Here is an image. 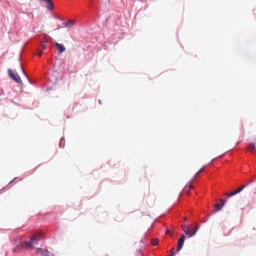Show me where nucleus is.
<instances>
[{
  "label": "nucleus",
  "mask_w": 256,
  "mask_h": 256,
  "mask_svg": "<svg viewBox=\"0 0 256 256\" xmlns=\"http://www.w3.org/2000/svg\"><path fill=\"white\" fill-rule=\"evenodd\" d=\"M42 1H44L45 3H50L51 2V0H42Z\"/></svg>",
  "instance_id": "16"
},
{
  "label": "nucleus",
  "mask_w": 256,
  "mask_h": 256,
  "mask_svg": "<svg viewBox=\"0 0 256 256\" xmlns=\"http://www.w3.org/2000/svg\"><path fill=\"white\" fill-rule=\"evenodd\" d=\"M45 43H47V41H41V43H40V47H41V49H42V51H45V49H47V46L45 45Z\"/></svg>",
  "instance_id": "13"
},
{
  "label": "nucleus",
  "mask_w": 256,
  "mask_h": 256,
  "mask_svg": "<svg viewBox=\"0 0 256 256\" xmlns=\"http://www.w3.org/2000/svg\"><path fill=\"white\" fill-rule=\"evenodd\" d=\"M245 187H247V185H242L236 191H233V192H230V193H226L225 195L227 197H233L234 195H238V193H241V191H243V189H245Z\"/></svg>",
  "instance_id": "4"
},
{
  "label": "nucleus",
  "mask_w": 256,
  "mask_h": 256,
  "mask_svg": "<svg viewBox=\"0 0 256 256\" xmlns=\"http://www.w3.org/2000/svg\"><path fill=\"white\" fill-rule=\"evenodd\" d=\"M240 143H241V142H237V144H236V145H240Z\"/></svg>",
  "instance_id": "19"
},
{
  "label": "nucleus",
  "mask_w": 256,
  "mask_h": 256,
  "mask_svg": "<svg viewBox=\"0 0 256 256\" xmlns=\"http://www.w3.org/2000/svg\"><path fill=\"white\" fill-rule=\"evenodd\" d=\"M48 11H53L55 9V5L53 4V1H50L46 5Z\"/></svg>",
  "instance_id": "11"
},
{
  "label": "nucleus",
  "mask_w": 256,
  "mask_h": 256,
  "mask_svg": "<svg viewBox=\"0 0 256 256\" xmlns=\"http://www.w3.org/2000/svg\"><path fill=\"white\" fill-rule=\"evenodd\" d=\"M185 243V235H182L178 240L177 251H181L183 249V245Z\"/></svg>",
  "instance_id": "5"
},
{
  "label": "nucleus",
  "mask_w": 256,
  "mask_h": 256,
  "mask_svg": "<svg viewBox=\"0 0 256 256\" xmlns=\"http://www.w3.org/2000/svg\"><path fill=\"white\" fill-rule=\"evenodd\" d=\"M41 240V233H36L34 234L30 241H26V242H21L16 248L13 249L14 253H19V251L23 250V249H34L33 245H37V243H39V241Z\"/></svg>",
  "instance_id": "1"
},
{
  "label": "nucleus",
  "mask_w": 256,
  "mask_h": 256,
  "mask_svg": "<svg viewBox=\"0 0 256 256\" xmlns=\"http://www.w3.org/2000/svg\"><path fill=\"white\" fill-rule=\"evenodd\" d=\"M54 45H55L57 51H58L60 54H61V53H65L66 48H65V46H64L63 44H60V43H58V42H55Z\"/></svg>",
  "instance_id": "6"
},
{
  "label": "nucleus",
  "mask_w": 256,
  "mask_h": 256,
  "mask_svg": "<svg viewBox=\"0 0 256 256\" xmlns=\"http://www.w3.org/2000/svg\"><path fill=\"white\" fill-rule=\"evenodd\" d=\"M151 243L152 245H159V239L154 238Z\"/></svg>",
  "instance_id": "14"
},
{
  "label": "nucleus",
  "mask_w": 256,
  "mask_h": 256,
  "mask_svg": "<svg viewBox=\"0 0 256 256\" xmlns=\"http://www.w3.org/2000/svg\"><path fill=\"white\" fill-rule=\"evenodd\" d=\"M43 56V52H38V57H42Z\"/></svg>",
  "instance_id": "15"
},
{
  "label": "nucleus",
  "mask_w": 256,
  "mask_h": 256,
  "mask_svg": "<svg viewBox=\"0 0 256 256\" xmlns=\"http://www.w3.org/2000/svg\"><path fill=\"white\" fill-rule=\"evenodd\" d=\"M184 221H187V217L184 218Z\"/></svg>",
  "instance_id": "20"
},
{
  "label": "nucleus",
  "mask_w": 256,
  "mask_h": 256,
  "mask_svg": "<svg viewBox=\"0 0 256 256\" xmlns=\"http://www.w3.org/2000/svg\"><path fill=\"white\" fill-rule=\"evenodd\" d=\"M203 171H205V166L202 167L194 176V178L192 179L191 183H193V181H195V179H197V177H199V174L202 173Z\"/></svg>",
  "instance_id": "12"
},
{
  "label": "nucleus",
  "mask_w": 256,
  "mask_h": 256,
  "mask_svg": "<svg viewBox=\"0 0 256 256\" xmlns=\"http://www.w3.org/2000/svg\"><path fill=\"white\" fill-rule=\"evenodd\" d=\"M36 253L42 256H49V250H44L43 248H38Z\"/></svg>",
  "instance_id": "7"
},
{
  "label": "nucleus",
  "mask_w": 256,
  "mask_h": 256,
  "mask_svg": "<svg viewBox=\"0 0 256 256\" xmlns=\"http://www.w3.org/2000/svg\"><path fill=\"white\" fill-rule=\"evenodd\" d=\"M169 233H170V231H169V230H167V231H166V234H167V235H169Z\"/></svg>",
  "instance_id": "17"
},
{
  "label": "nucleus",
  "mask_w": 256,
  "mask_h": 256,
  "mask_svg": "<svg viewBox=\"0 0 256 256\" xmlns=\"http://www.w3.org/2000/svg\"><path fill=\"white\" fill-rule=\"evenodd\" d=\"M22 73H24V75H26V74H25V70H23V69H22Z\"/></svg>",
  "instance_id": "18"
},
{
  "label": "nucleus",
  "mask_w": 256,
  "mask_h": 256,
  "mask_svg": "<svg viewBox=\"0 0 256 256\" xmlns=\"http://www.w3.org/2000/svg\"><path fill=\"white\" fill-rule=\"evenodd\" d=\"M73 25H75V20H69L68 22L63 23V26L66 28H71Z\"/></svg>",
  "instance_id": "9"
},
{
  "label": "nucleus",
  "mask_w": 256,
  "mask_h": 256,
  "mask_svg": "<svg viewBox=\"0 0 256 256\" xmlns=\"http://www.w3.org/2000/svg\"><path fill=\"white\" fill-rule=\"evenodd\" d=\"M248 151H250V153H255L256 154V143H251L249 146H248Z\"/></svg>",
  "instance_id": "10"
},
{
  "label": "nucleus",
  "mask_w": 256,
  "mask_h": 256,
  "mask_svg": "<svg viewBox=\"0 0 256 256\" xmlns=\"http://www.w3.org/2000/svg\"><path fill=\"white\" fill-rule=\"evenodd\" d=\"M220 202L222 203V205L221 204H215L216 211H221L223 209V207H225V200L220 199Z\"/></svg>",
  "instance_id": "8"
},
{
  "label": "nucleus",
  "mask_w": 256,
  "mask_h": 256,
  "mask_svg": "<svg viewBox=\"0 0 256 256\" xmlns=\"http://www.w3.org/2000/svg\"><path fill=\"white\" fill-rule=\"evenodd\" d=\"M8 75H9L10 79H12V81H15L19 85H23V81H21V77L19 76V74L17 72H14L13 70L9 69Z\"/></svg>",
  "instance_id": "2"
},
{
  "label": "nucleus",
  "mask_w": 256,
  "mask_h": 256,
  "mask_svg": "<svg viewBox=\"0 0 256 256\" xmlns=\"http://www.w3.org/2000/svg\"><path fill=\"white\" fill-rule=\"evenodd\" d=\"M182 231H184V233L188 236V237H193L194 235L197 234V231H199V226H195L194 230L191 232L189 231V226L187 225H183L182 226Z\"/></svg>",
  "instance_id": "3"
}]
</instances>
